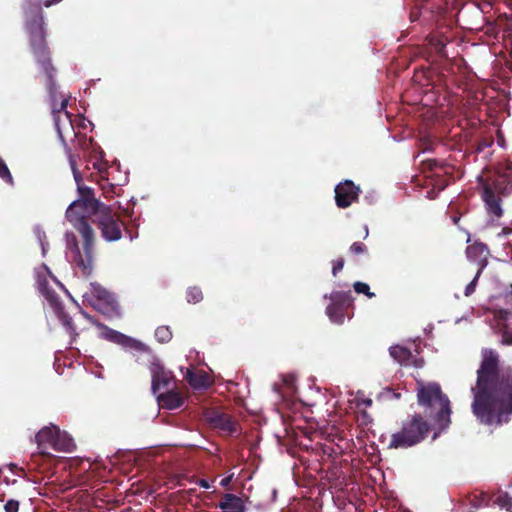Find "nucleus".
Returning <instances> with one entry per match:
<instances>
[{"instance_id": "obj_35", "label": "nucleus", "mask_w": 512, "mask_h": 512, "mask_svg": "<svg viewBox=\"0 0 512 512\" xmlns=\"http://www.w3.org/2000/svg\"><path fill=\"white\" fill-rule=\"evenodd\" d=\"M479 277L480 275L476 273L472 281L465 287L464 295L466 297L471 296L475 292Z\"/></svg>"}, {"instance_id": "obj_27", "label": "nucleus", "mask_w": 512, "mask_h": 512, "mask_svg": "<svg viewBox=\"0 0 512 512\" xmlns=\"http://www.w3.org/2000/svg\"><path fill=\"white\" fill-rule=\"evenodd\" d=\"M172 331L169 326H159L155 330V338L159 343H168L172 339Z\"/></svg>"}, {"instance_id": "obj_9", "label": "nucleus", "mask_w": 512, "mask_h": 512, "mask_svg": "<svg viewBox=\"0 0 512 512\" xmlns=\"http://www.w3.org/2000/svg\"><path fill=\"white\" fill-rule=\"evenodd\" d=\"M92 222L100 229L101 235L106 241L113 242L121 239L122 228L125 227V224L110 206L104 208L101 213L92 219Z\"/></svg>"}, {"instance_id": "obj_47", "label": "nucleus", "mask_w": 512, "mask_h": 512, "mask_svg": "<svg viewBox=\"0 0 512 512\" xmlns=\"http://www.w3.org/2000/svg\"><path fill=\"white\" fill-rule=\"evenodd\" d=\"M509 31L511 32L512 34V19H511V22H510V28H509Z\"/></svg>"}, {"instance_id": "obj_34", "label": "nucleus", "mask_w": 512, "mask_h": 512, "mask_svg": "<svg viewBox=\"0 0 512 512\" xmlns=\"http://www.w3.org/2000/svg\"><path fill=\"white\" fill-rule=\"evenodd\" d=\"M430 44L435 47V50H436V52L438 54H440V55L444 54V49H445V46H446V43H445L444 40L438 39L436 37H431L430 38Z\"/></svg>"}, {"instance_id": "obj_37", "label": "nucleus", "mask_w": 512, "mask_h": 512, "mask_svg": "<svg viewBox=\"0 0 512 512\" xmlns=\"http://www.w3.org/2000/svg\"><path fill=\"white\" fill-rule=\"evenodd\" d=\"M106 184L109 186V188H107L106 185L101 184L103 193L106 198H111V197H113L114 194H116L115 189L117 187L113 184H109V183H106Z\"/></svg>"}, {"instance_id": "obj_22", "label": "nucleus", "mask_w": 512, "mask_h": 512, "mask_svg": "<svg viewBox=\"0 0 512 512\" xmlns=\"http://www.w3.org/2000/svg\"><path fill=\"white\" fill-rule=\"evenodd\" d=\"M391 357L401 365H409L412 363L413 355L410 349L395 345L389 349Z\"/></svg>"}, {"instance_id": "obj_4", "label": "nucleus", "mask_w": 512, "mask_h": 512, "mask_svg": "<svg viewBox=\"0 0 512 512\" xmlns=\"http://www.w3.org/2000/svg\"><path fill=\"white\" fill-rule=\"evenodd\" d=\"M418 403L426 408V415L433 418L439 429L443 430L451 423V406L448 397L437 383L422 386L417 393Z\"/></svg>"}, {"instance_id": "obj_1", "label": "nucleus", "mask_w": 512, "mask_h": 512, "mask_svg": "<svg viewBox=\"0 0 512 512\" xmlns=\"http://www.w3.org/2000/svg\"><path fill=\"white\" fill-rule=\"evenodd\" d=\"M477 379L471 388L472 413L487 426L508 423L512 415V366L501 365L499 354L483 349Z\"/></svg>"}, {"instance_id": "obj_40", "label": "nucleus", "mask_w": 512, "mask_h": 512, "mask_svg": "<svg viewBox=\"0 0 512 512\" xmlns=\"http://www.w3.org/2000/svg\"><path fill=\"white\" fill-rule=\"evenodd\" d=\"M502 344L504 345H512V334L509 331H504L502 333Z\"/></svg>"}, {"instance_id": "obj_48", "label": "nucleus", "mask_w": 512, "mask_h": 512, "mask_svg": "<svg viewBox=\"0 0 512 512\" xmlns=\"http://www.w3.org/2000/svg\"><path fill=\"white\" fill-rule=\"evenodd\" d=\"M42 250H43V253H45V246L43 243H42Z\"/></svg>"}, {"instance_id": "obj_32", "label": "nucleus", "mask_w": 512, "mask_h": 512, "mask_svg": "<svg viewBox=\"0 0 512 512\" xmlns=\"http://www.w3.org/2000/svg\"><path fill=\"white\" fill-rule=\"evenodd\" d=\"M0 178L12 184L13 178L4 160L0 157Z\"/></svg>"}, {"instance_id": "obj_3", "label": "nucleus", "mask_w": 512, "mask_h": 512, "mask_svg": "<svg viewBox=\"0 0 512 512\" xmlns=\"http://www.w3.org/2000/svg\"><path fill=\"white\" fill-rule=\"evenodd\" d=\"M66 156L77 184L79 198L68 206L65 216L84 239V246L87 251L90 249L93 240V228L88 223L87 218H94L108 205L100 202L95 197L94 190L84 185L81 172L77 168L76 156L71 149H66Z\"/></svg>"}, {"instance_id": "obj_17", "label": "nucleus", "mask_w": 512, "mask_h": 512, "mask_svg": "<svg viewBox=\"0 0 512 512\" xmlns=\"http://www.w3.org/2000/svg\"><path fill=\"white\" fill-rule=\"evenodd\" d=\"M218 507L222 510V512H244L245 505L243 500L231 493H226L222 497L221 501L218 504Z\"/></svg>"}, {"instance_id": "obj_7", "label": "nucleus", "mask_w": 512, "mask_h": 512, "mask_svg": "<svg viewBox=\"0 0 512 512\" xmlns=\"http://www.w3.org/2000/svg\"><path fill=\"white\" fill-rule=\"evenodd\" d=\"M412 6L411 22L420 21L423 25H432L439 21L445 12V0H407Z\"/></svg>"}, {"instance_id": "obj_26", "label": "nucleus", "mask_w": 512, "mask_h": 512, "mask_svg": "<svg viewBox=\"0 0 512 512\" xmlns=\"http://www.w3.org/2000/svg\"><path fill=\"white\" fill-rule=\"evenodd\" d=\"M91 295L94 296L98 301L111 304L113 302V296L99 284H91Z\"/></svg>"}, {"instance_id": "obj_14", "label": "nucleus", "mask_w": 512, "mask_h": 512, "mask_svg": "<svg viewBox=\"0 0 512 512\" xmlns=\"http://www.w3.org/2000/svg\"><path fill=\"white\" fill-rule=\"evenodd\" d=\"M466 256L469 261L477 265L476 272L478 275H481L482 271L488 264L490 250L486 244L476 241L473 244L467 246Z\"/></svg>"}, {"instance_id": "obj_15", "label": "nucleus", "mask_w": 512, "mask_h": 512, "mask_svg": "<svg viewBox=\"0 0 512 512\" xmlns=\"http://www.w3.org/2000/svg\"><path fill=\"white\" fill-rule=\"evenodd\" d=\"M481 197L491 220L498 221L504 214L501 197L494 195L489 187H483Z\"/></svg>"}, {"instance_id": "obj_16", "label": "nucleus", "mask_w": 512, "mask_h": 512, "mask_svg": "<svg viewBox=\"0 0 512 512\" xmlns=\"http://www.w3.org/2000/svg\"><path fill=\"white\" fill-rule=\"evenodd\" d=\"M511 182L510 174L505 171L503 174H498L494 179L482 181V188L489 187L494 195L501 196Z\"/></svg>"}, {"instance_id": "obj_25", "label": "nucleus", "mask_w": 512, "mask_h": 512, "mask_svg": "<svg viewBox=\"0 0 512 512\" xmlns=\"http://www.w3.org/2000/svg\"><path fill=\"white\" fill-rule=\"evenodd\" d=\"M57 315L58 319L61 321L63 326L66 328V330L69 332L71 336H76V327L72 321V318L65 312L64 306H62L60 309H57L54 311Z\"/></svg>"}, {"instance_id": "obj_39", "label": "nucleus", "mask_w": 512, "mask_h": 512, "mask_svg": "<svg viewBox=\"0 0 512 512\" xmlns=\"http://www.w3.org/2000/svg\"><path fill=\"white\" fill-rule=\"evenodd\" d=\"M356 400H357V406L358 407H360V406L370 407L373 404V401L370 398H359V397H357Z\"/></svg>"}, {"instance_id": "obj_24", "label": "nucleus", "mask_w": 512, "mask_h": 512, "mask_svg": "<svg viewBox=\"0 0 512 512\" xmlns=\"http://www.w3.org/2000/svg\"><path fill=\"white\" fill-rule=\"evenodd\" d=\"M57 315L58 319L61 321L63 326L66 328V330L69 332L71 336H76V327L72 321V318L65 312L64 306H62L60 309H57L54 311Z\"/></svg>"}, {"instance_id": "obj_19", "label": "nucleus", "mask_w": 512, "mask_h": 512, "mask_svg": "<svg viewBox=\"0 0 512 512\" xmlns=\"http://www.w3.org/2000/svg\"><path fill=\"white\" fill-rule=\"evenodd\" d=\"M159 404L169 410H174L181 407L184 404L183 396L174 390L167 391L166 393L158 396Z\"/></svg>"}, {"instance_id": "obj_2", "label": "nucleus", "mask_w": 512, "mask_h": 512, "mask_svg": "<svg viewBox=\"0 0 512 512\" xmlns=\"http://www.w3.org/2000/svg\"><path fill=\"white\" fill-rule=\"evenodd\" d=\"M23 11L24 28L28 35L30 50L35 62L45 76V85L48 92L54 97L57 69L53 64L51 50L47 43V27L40 0L35 3L32 0H26Z\"/></svg>"}, {"instance_id": "obj_18", "label": "nucleus", "mask_w": 512, "mask_h": 512, "mask_svg": "<svg viewBox=\"0 0 512 512\" xmlns=\"http://www.w3.org/2000/svg\"><path fill=\"white\" fill-rule=\"evenodd\" d=\"M108 337L111 341L120 344L124 347H130L138 351H146V346L141 343L140 341H137L129 336H126L118 331L110 330L108 333Z\"/></svg>"}, {"instance_id": "obj_33", "label": "nucleus", "mask_w": 512, "mask_h": 512, "mask_svg": "<svg viewBox=\"0 0 512 512\" xmlns=\"http://www.w3.org/2000/svg\"><path fill=\"white\" fill-rule=\"evenodd\" d=\"M349 252L354 255L364 254L367 252V246L365 244H363L362 242H354L349 247Z\"/></svg>"}, {"instance_id": "obj_5", "label": "nucleus", "mask_w": 512, "mask_h": 512, "mask_svg": "<svg viewBox=\"0 0 512 512\" xmlns=\"http://www.w3.org/2000/svg\"><path fill=\"white\" fill-rule=\"evenodd\" d=\"M430 431V425L420 414H415L403 423L400 431L391 435L390 448H408L423 441Z\"/></svg>"}, {"instance_id": "obj_13", "label": "nucleus", "mask_w": 512, "mask_h": 512, "mask_svg": "<svg viewBox=\"0 0 512 512\" xmlns=\"http://www.w3.org/2000/svg\"><path fill=\"white\" fill-rule=\"evenodd\" d=\"M361 190L351 180H345L335 187V202L337 207L345 209L359 199Z\"/></svg>"}, {"instance_id": "obj_43", "label": "nucleus", "mask_w": 512, "mask_h": 512, "mask_svg": "<svg viewBox=\"0 0 512 512\" xmlns=\"http://www.w3.org/2000/svg\"><path fill=\"white\" fill-rule=\"evenodd\" d=\"M61 1L62 0H45L43 2V4H44L45 7L48 8V7L52 6L53 4H57V3L61 2Z\"/></svg>"}, {"instance_id": "obj_45", "label": "nucleus", "mask_w": 512, "mask_h": 512, "mask_svg": "<svg viewBox=\"0 0 512 512\" xmlns=\"http://www.w3.org/2000/svg\"><path fill=\"white\" fill-rule=\"evenodd\" d=\"M231 478H232V476H229V477H226V478L222 479L221 480V485L222 486L228 485L230 483V481H231Z\"/></svg>"}, {"instance_id": "obj_21", "label": "nucleus", "mask_w": 512, "mask_h": 512, "mask_svg": "<svg viewBox=\"0 0 512 512\" xmlns=\"http://www.w3.org/2000/svg\"><path fill=\"white\" fill-rule=\"evenodd\" d=\"M172 376L169 372L165 371L162 367H157L152 373V390L156 393L161 388L169 385Z\"/></svg>"}, {"instance_id": "obj_30", "label": "nucleus", "mask_w": 512, "mask_h": 512, "mask_svg": "<svg viewBox=\"0 0 512 512\" xmlns=\"http://www.w3.org/2000/svg\"><path fill=\"white\" fill-rule=\"evenodd\" d=\"M353 288L358 294H365L368 298L375 297V293L370 291V287L367 283L357 281L353 284Z\"/></svg>"}, {"instance_id": "obj_10", "label": "nucleus", "mask_w": 512, "mask_h": 512, "mask_svg": "<svg viewBox=\"0 0 512 512\" xmlns=\"http://www.w3.org/2000/svg\"><path fill=\"white\" fill-rule=\"evenodd\" d=\"M66 237L68 248L71 249L75 254L74 261L76 266L81 270V273L84 277H89L92 274L94 267V245L96 240L95 232L93 231V240L90 249L86 251L84 244L82 245L83 253H81L79 249L77 238L74 234L68 233Z\"/></svg>"}, {"instance_id": "obj_20", "label": "nucleus", "mask_w": 512, "mask_h": 512, "mask_svg": "<svg viewBox=\"0 0 512 512\" xmlns=\"http://www.w3.org/2000/svg\"><path fill=\"white\" fill-rule=\"evenodd\" d=\"M38 289L39 292L46 298L54 311L60 309L63 306L60 297L51 287H49L46 279H41L38 281Z\"/></svg>"}, {"instance_id": "obj_41", "label": "nucleus", "mask_w": 512, "mask_h": 512, "mask_svg": "<svg viewBox=\"0 0 512 512\" xmlns=\"http://www.w3.org/2000/svg\"><path fill=\"white\" fill-rule=\"evenodd\" d=\"M505 171H507L510 174V180L512 181V162L508 161L506 162L500 169L498 174H503Z\"/></svg>"}, {"instance_id": "obj_31", "label": "nucleus", "mask_w": 512, "mask_h": 512, "mask_svg": "<svg viewBox=\"0 0 512 512\" xmlns=\"http://www.w3.org/2000/svg\"><path fill=\"white\" fill-rule=\"evenodd\" d=\"M488 503H489L488 496H487V494H485L483 492L480 493L479 495H474L473 498L471 499V504L475 508H478L481 506H487Z\"/></svg>"}, {"instance_id": "obj_12", "label": "nucleus", "mask_w": 512, "mask_h": 512, "mask_svg": "<svg viewBox=\"0 0 512 512\" xmlns=\"http://www.w3.org/2000/svg\"><path fill=\"white\" fill-rule=\"evenodd\" d=\"M203 418L213 428L219 429L228 434L237 432V422L231 415L220 411L217 408H206L203 411Z\"/></svg>"}, {"instance_id": "obj_46", "label": "nucleus", "mask_w": 512, "mask_h": 512, "mask_svg": "<svg viewBox=\"0 0 512 512\" xmlns=\"http://www.w3.org/2000/svg\"><path fill=\"white\" fill-rule=\"evenodd\" d=\"M94 167H95V168H97V169H98V171L102 173V169H101V167H100V166H98L97 164H94Z\"/></svg>"}, {"instance_id": "obj_28", "label": "nucleus", "mask_w": 512, "mask_h": 512, "mask_svg": "<svg viewBox=\"0 0 512 512\" xmlns=\"http://www.w3.org/2000/svg\"><path fill=\"white\" fill-rule=\"evenodd\" d=\"M186 298L189 303H199L203 300V293L199 287H189L186 292Z\"/></svg>"}, {"instance_id": "obj_29", "label": "nucleus", "mask_w": 512, "mask_h": 512, "mask_svg": "<svg viewBox=\"0 0 512 512\" xmlns=\"http://www.w3.org/2000/svg\"><path fill=\"white\" fill-rule=\"evenodd\" d=\"M493 502L501 508H505L507 511H512V498L508 493H500L496 495Z\"/></svg>"}, {"instance_id": "obj_11", "label": "nucleus", "mask_w": 512, "mask_h": 512, "mask_svg": "<svg viewBox=\"0 0 512 512\" xmlns=\"http://www.w3.org/2000/svg\"><path fill=\"white\" fill-rule=\"evenodd\" d=\"M331 303L326 307V314L335 324H342L347 309L352 306L353 297L351 291H333L329 296Z\"/></svg>"}, {"instance_id": "obj_38", "label": "nucleus", "mask_w": 512, "mask_h": 512, "mask_svg": "<svg viewBox=\"0 0 512 512\" xmlns=\"http://www.w3.org/2000/svg\"><path fill=\"white\" fill-rule=\"evenodd\" d=\"M344 267V259L343 258H340L336 261L333 262V267H332V274L333 276H336L338 272H340Z\"/></svg>"}, {"instance_id": "obj_8", "label": "nucleus", "mask_w": 512, "mask_h": 512, "mask_svg": "<svg viewBox=\"0 0 512 512\" xmlns=\"http://www.w3.org/2000/svg\"><path fill=\"white\" fill-rule=\"evenodd\" d=\"M51 100H52V114L54 119V125L58 134V137L62 144L64 145L65 150L70 149L65 141V134H73L75 137L77 136L74 127L72 124L71 116L66 109L68 106V98H62L59 105L56 104L57 95H58V87L56 86V93L55 96L52 97V95L49 93Z\"/></svg>"}, {"instance_id": "obj_6", "label": "nucleus", "mask_w": 512, "mask_h": 512, "mask_svg": "<svg viewBox=\"0 0 512 512\" xmlns=\"http://www.w3.org/2000/svg\"><path fill=\"white\" fill-rule=\"evenodd\" d=\"M39 452L43 456H50L48 449L55 451L70 452L75 447L73 439L66 432H62L58 426L50 425L43 427L36 435Z\"/></svg>"}, {"instance_id": "obj_44", "label": "nucleus", "mask_w": 512, "mask_h": 512, "mask_svg": "<svg viewBox=\"0 0 512 512\" xmlns=\"http://www.w3.org/2000/svg\"><path fill=\"white\" fill-rule=\"evenodd\" d=\"M199 485H200L201 487H203V488H206V489H208V488L210 487V485H209L208 481H207V480H205V479H201V480L199 481Z\"/></svg>"}, {"instance_id": "obj_36", "label": "nucleus", "mask_w": 512, "mask_h": 512, "mask_svg": "<svg viewBox=\"0 0 512 512\" xmlns=\"http://www.w3.org/2000/svg\"><path fill=\"white\" fill-rule=\"evenodd\" d=\"M19 501L10 499L4 505L5 512H18L19 511Z\"/></svg>"}, {"instance_id": "obj_42", "label": "nucleus", "mask_w": 512, "mask_h": 512, "mask_svg": "<svg viewBox=\"0 0 512 512\" xmlns=\"http://www.w3.org/2000/svg\"><path fill=\"white\" fill-rule=\"evenodd\" d=\"M447 185L448 184L446 179H441L439 183L436 184V187L438 188V190H443Z\"/></svg>"}, {"instance_id": "obj_23", "label": "nucleus", "mask_w": 512, "mask_h": 512, "mask_svg": "<svg viewBox=\"0 0 512 512\" xmlns=\"http://www.w3.org/2000/svg\"><path fill=\"white\" fill-rule=\"evenodd\" d=\"M186 378L188 383L195 389L206 388L209 386L208 376L205 372L194 373L189 371Z\"/></svg>"}]
</instances>
